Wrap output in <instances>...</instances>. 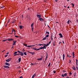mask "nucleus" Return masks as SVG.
Wrapping results in <instances>:
<instances>
[{"instance_id":"37998d69","label":"nucleus","mask_w":78,"mask_h":78,"mask_svg":"<svg viewBox=\"0 0 78 78\" xmlns=\"http://www.w3.org/2000/svg\"><path fill=\"white\" fill-rule=\"evenodd\" d=\"M31 48H32V49H34V47H31Z\"/></svg>"},{"instance_id":"8fccbe9b","label":"nucleus","mask_w":78,"mask_h":78,"mask_svg":"<svg viewBox=\"0 0 78 78\" xmlns=\"http://www.w3.org/2000/svg\"><path fill=\"white\" fill-rule=\"evenodd\" d=\"M56 23H58V24H59V22H56Z\"/></svg>"},{"instance_id":"6e6d98bb","label":"nucleus","mask_w":78,"mask_h":78,"mask_svg":"<svg viewBox=\"0 0 78 78\" xmlns=\"http://www.w3.org/2000/svg\"><path fill=\"white\" fill-rule=\"evenodd\" d=\"M8 56V55H5V57L6 58V57H7V56Z\"/></svg>"},{"instance_id":"72a5a7b5","label":"nucleus","mask_w":78,"mask_h":78,"mask_svg":"<svg viewBox=\"0 0 78 78\" xmlns=\"http://www.w3.org/2000/svg\"><path fill=\"white\" fill-rule=\"evenodd\" d=\"M20 29H22V26H20Z\"/></svg>"},{"instance_id":"c03bdc74","label":"nucleus","mask_w":78,"mask_h":78,"mask_svg":"<svg viewBox=\"0 0 78 78\" xmlns=\"http://www.w3.org/2000/svg\"><path fill=\"white\" fill-rule=\"evenodd\" d=\"M22 19H23V15H22Z\"/></svg>"},{"instance_id":"b1692460","label":"nucleus","mask_w":78,"mask_h":78,"mask_svg":"<svg viewBox=\"0 0 78 78\" xmlns=\"http://www.w3.org/2000/svg\"><path fill=\"white\" fill-rule=\"evenodd\" d=\"M67 75V73H65L64 74V76H66Z\"/></svg>"},{"instance_id":"79ce46f5","label":"nucleus","mask_w":78,"mask_h":78,"mask_svg":"<svg viewBox=\"0 0 78 78\" xmlns=\"http://www.w3.org/2000/svg\"><path fill=\"white\" fill-rule=\"evenodd\" d=\"M48 56V55H47L46 57V58H45V61H46V60H47V56Z\"/></svg>"},{"instance_id":"4c0bfd02","label":"nucleus","mask_w":78,"mask_h":78,"mask_svg":"<svg viewBox=\"0 0 78 78\" xmlns=\"http://www.w3.org/2000/svg\"><path fill=\"white\" fill-rule=\"evenodd\" d=\"M35 54V53L34 52H32V55H34Z\"/></svg>"},{"instance_id":"39448f33","label":"nucleus","mask_w":78,"mask_h":78,"mask_svg":"<svg viewBox=\"0 0 78 78\" xmlns=\"http://www.w3.org/2000/svg\"><path fill=\"white\" fill-rule=\"evenodd\" d=\"M43 58V57L42 56H41V58H37V60H38V61H41V60H42Z\"/></svg>"},{"instance_id":"aec40b11","label":"nucleus","mask_w":78,"mask_h":78,"mask_svg":"<svg viewBox=\"0 0 78 78\" xmlns=\"http://www.w3.org/2000/svg\"><path fill=\"white\" fill-rule=\"evenodd\" d=\"M24 55H26V56H27V52H24Z\"/></svg>"},{"instance_id":"e2e57ef3","label":"nucleus","mask_w":78,"mask_h":78,"mask_svg":"<svg viewBox=\"0 0 78 78\" xmlns=\"http://www.w3.org/2000/svg\"><path fill=\"white\" fill-rule=\"evenodd\" d=\"M29 53H31V54H32L33 52H29Z\"/></svg>"},{"instance_id":"a18cd8bd","label":"nucleus","mask_w":78,"mask_h":78,"mask_svg":"<svg viewBox=\"0 0 78 78\" xmlns=\"http://www.w3.org/2000/svg\"><path fill=\"white\" fill-rule=\"evenodd\" d=\"M23 51H25V50L24 49H23Z\"/></svg>"},{"instance_id":"de8ad7c7","label":"nucleus","mask_w":78,"mask_h":78,"mask_svg":"<svg viewBox=\"0 0 78 78\" xmlns=\"http://www.w3.org/2000/svg\"><path fill=\"white\" fill-rule=\"evenodd\" d=\"M15 37H18L16 35L15 36Z\"/></svg>"},{"instance_id":"f8f14e48","label":"nucleus","mask_w":78,"mask_h":78,"mask_svg":"<svg viewBox=\"0 0 78 78\" xmlns=\"http://www.w3.org/2000/svg\"><path fill=\"white\" fill-rule=\"evenodd\" d=\"M4 67H5V68H6V69H9V67L6 66H4Z\"/></svg>"},{"instance_id":"9b49d317","label":"nucleus","mask_w":78,"mask_h":78,"mask_svg":"<svg viewBox=\"0 0 78 78\" xmlns=\"http://www.w3.org/2000/svg\"><path fill=\"white\" fill-rule=\"evenodd\" d=\"M75 52H73V58H75Z\"/></svg>"},{"instance_id":"4be33fe9","label":"nucleus","mask_w":78,"mask_h":78,"mask_svg":"<svg viewBox=\"0 0 78 78\" xmlns=\"http://www.w3.org/2000/svg\"><path fill=\"white\" fill-rule=\"evenodd\" d=\"M71 4L72 5V6H72L73 8V7H74V4H73L72 3H71Z\"/></svg>"},{"instance_id":"4468645a","label":"nucleus","mask_w":78,"mask_h":78,"mask_svg":"<svg viewBox=\"0 0 78 78\" xmlns=\"http://www.w3.org/2000/svg\"><path fill=\"white\" fill-rule=\"evenodd\" d=\"M16 20H13L12 23H16Z\"/></svg>"},{"instance_id":"9d476101","label":"nucleus","mask_w":78,"mask_h":78,"mask_svg":"<svg viewBox=\"0 0 78 78\" xmlns=\"http://www.w3.org/2000/svg\"><path fill=\"white\" fill-rule=\"evenodd\" d=\"M49 45H50L49 44V43H48L46 45L45 44H43V45H45L46 47H47V46H48Z\"/></svg>"},{"instance_id":"58836bf2","label":"nucleus","mask_w":78,"mask_h":78,"mask_svg":"<svg viewBox=\"0 0 78 78\" xmlns=\"http://www.w3.org/2000/svg\"><path fill=\"white\" fill-rule=\"evenodd\" d=\"M18 51V52L19 53H20H20H21V52L20 51H19V50L18 51Z\"/></svg>"},{"instance_id":"6ab92c4d","label":"nucleus","mask_w":78,"mask_h":78,"mask_svg":"<svg viewBox=\"0 0 78 78\" xmlns=\"http://www.w3.org/2000/svg\"><path fill=\"white\" fill-rule=\"evenodd\" d=\"M33 46H35V45H31V46H28L27 47H33Z\"/></svg>"},{"instance_id":"412c9836","label":"nucleus","mask_w":78,"mask_h":78,"mask_svg":"<svg viewBox=\"0 0 78 78\" xmlns=\"http://www.w3.org/2000/svg\"><path fill=\"white\" fill-rule=\"evenodd\" d=\"M46 39H47V37H45L43 39V40H45Z\"/></svg>"},{"instance_id":"1a4fd4ad","label":"nucleus","mask_w":78,"mask_h":78,"mask_svg":"<svg viewBox=\"0 0 78 78\" xmlns=\"http://www.w3.org/2000/svg\"><path fill=\"white\" fill-rule=\"evenodd\" d=\"M37 17H38V18H39V19L41 18V15H37Z\"/></svg>"},{"instance_id":"393cba45","label":"nucleus","mask_w":78,"mask_h":78,"mask_svg":"<svg viewBox=\"0 0 78 78\" xmlns=\"http://www.w3.org/2000/svg\"><path fill=\"white\" fill-rule=\"evenodd\" d=\"M33 25H34V23H33L31 24V27H33Z\"/></svg>"},{"instance_id":"052dcab7","label":"nucleus","mask_w":78,"mask_h":78,"mask_svg":"<svg viewBox=\"0 0 78 78\" xmlns=\"http://www.w3.org/2000/svg\"><path fill=\"white\" fill-rule=\"evenodd\" d=\"M76 70H78V68H77V69H76Z\"/></svg>"},{"instance_id":"69168bd1","label":"nucleus","mask_w":78,"mask_h":78,"mask_svg":"<svg viewBox=\"0 0 78 78\" xmlns=\"http://www.w3.org/2000/svg\"><path fill=\"white\" fill-rule=\"evenodd\" d=\"M14 48V46H12V48Z\"/></svg>"},{"instance_id":"0eeeda50","label":"nucleus","mask_w":78,"mask_h":78,"mask_svg":"<svg viewBox=\"0 0 78 78\" xmlns=\"http://www.w3.org/2000/svg\"><path fill=\"white\" fill-rule=\"evenodd\" d=\"M36 76V73H35L34 75H33L32 76V78H34V77H35V76Z\"/></svg>"},{"instance_id":"09e8293b","label":"nucleus","mask_w":78,"mask_h":78,"mask_svg":"<svg viewBox=\"0 0 78 78\" xmlns=\"http://www.w3.org/2000/svg\"><path fill=\"white\" fill-rule=\"evenodd\" d=\"M43 49V47H41L40 48V49Z\"/></svg>"},{"instance_id":"0e129e2a","label":"nucleus","mask_w":78,"mask_h":78,"mask_svg":"<svg viewBox=\"0 0 78 78\" xmlns=\"http://www.w3.org/2000/svg\"><path fill=\"white\" fill-rule=\"evenodd\" d=\"M16 55H17V54H15L14 55V56H16Z\"/></svg>"},{"instance_id":"864d4df0","label":"nucleus","mask_w":78,"mask_h":78,"mask_svg":"<svg viewBox=\"0 0 78 78\" xmlns=\"http://www.w3.org/2000/svg\"><path fill=\"white\" fill-rule=\"evenodd\" d=\"M51 43V41H50L49 43H48V44H50Z\"/></svg>"},{"instance_id":"7ed1b4c3","label":"nucleus","mask_w":78,"mask_h":78,"mask_svg":"<svg viewBox=\"0 0 78 78\" xmlns=\"http://www.w3.org/2000/svg\"><path fill=\"white\" fill-rule=\"evenodd\" d=\"M7 40H8V41H14V39H7Z\"/></svg>"},{"instance_id":"2f4dec72","label":"nucleus","mask_w":78,"mask_h":78,"mask_svg":"<svg viewBox=\"0 0 78 78\" xmlns=\"http://www.w3.org/2000/svg\"><path fill=\"white\" fill-rule=\"evenodd\" d=\"M76 65L77 64V63H78V60L77 59H76Z\"/></svg>"},{"instance_id":"bf43d9fd","label":"nucleus","mask_w":78,"mask_h":78,"mask_svg":"<svg viewBox=\"0 0 78 78\" xmlns=\"http://www.w3.org/2000/svg\"><path fill=\"white\" fill-rule=\"evenodd\" d=\"M61 43H62V42H59V44H61Z\"/></svg>"},{"instance_id":"a211bd4d","label":"nucleus","mask_w":78,"mask_h":78,"mask_svg":"<svg viewBox=\"0 0 78 78\" xmlns=\"http://www.w3.org/2000/svg\"><path fill=\"white\" fill-rule=\"evenodd\" d=\"M34 50H37V51H38V50H40V49H37L36 48H34Z\"/></svg>"},{"instance_id":"20e7f679","label":"nucleus","mask_w":78,"mask_h":78,"mask_svg":"<svg viewBox=\"0 0 78 78\" xmlns=\"http://www.w3.org/2000/svg\"><path fill=\"white\" fill-rule=\"evenodd\" d=\"M59 36H60V38H62V37H63V36H62V34L61 33H59Z\"/></svg>"},{"instance_id":"5fc2aeb1","label":"nucleus","mask_w":78,"mask_h":78,"mask_svg":"<svg viewBox=\"0 0 78 78\" xmlns=\"http://www.w3.org/2000/svg\"><path fill=\"white\" fill-rule=\"evenodd\" d=\"M20 77V78H23V76H21Z\"/></svg>"},{"instance_id":"338daca9","label":"nucleus","mask_w":78,"mask_h":78,"mask_svg":"<svg viewBox=\"0 0 78 78\" xmlns=\"http://www.w3.org/2000/svg\"><path fill=\"white\" fill-rule=\"evenodd\" d=\"M32 31H33V28H32Z\"/></svg>"},{"instance_id":"5701e85b","label":"nucleus","mask_w":78,"mask_h":78,"mask_svg":"<svg viewBox=\"0 0 78 78\" xmlns=\"http://www.w3.org/2000/svg\"><path fill=\"white\" fill-rule=\"evenodd\" d=\"M23 45H24V46H27V45L25 43H23Z\"/></svg>"},{"instance_id":"ea45409f","label":"nucleus","mask_w":78,"mask_h":78,"mask_svg":"<svg viewBox=\"0 0 78 78\" xmlns=\"http://www.w3.org/2000/svg\"><path fill=\"white\" fill-rule=\"evenodd\" d=\"M69 63H70V64H71L72 63V62H71V61H70V60H69Z\"/></svg>"},{"instance_id":"f03ea898","label":"nucleus","mask_w":78,"mask_h":78,"mask_svg":"<svg viewBox=\"0 0 78 78\" xmlns=\"http://www.w3.org/2000/svg\"><path fill=\"white\" fill-rule=\"evenodd\" d=\"M11 59H12V58H10L9 59L6 60V62H9V61H11Z\"/></svg>"},{"instance_id":"49530a36","label":"nucleus","mask_w":78,"mask_h":78,"mask_svg":"<svg viewBox=\"0 0 78 78\" xmlns=\"http://www.w3.org/2000/svg\"><path fill=\"white\" fill-rule=\"evenodd\" d=\"M53 73H56V71H53Z\"/></svg>"},{"instance_id":"f257e3e1","label":"nucleus","mask_w":78,"mask_h":78,"mask_svg":"<svg viewBox=\"0 0 78 78\" xmlns=\"http://www.w3.org/2000/svg\"><path fill=\"white\" fill-rule=\"evenodd\" d=\"M13 43L12 44L13 45H16V43L17 42V40H15V41H13Z\"/></svg>"},{"instance_id":"423d86ee","label":"nucleus","mask_w":78,"mask_h":78,"mask_svg":"<svg viewBox=\"0 0 78 78\" xmlns=\"http://www.w3.org/2000/svg\"><path fill=\"white\" fill-rule=\"evenodd\" d=\"M20 55L21 56H23V55H24V54H23V52L22 51H21Z\"/></svg>"},{"instance_id":"680f3d73","label":"nucleus","mask_w":78,"mask_h":78,"mask_svg":"<svg viewBox=\"0 0 78 78\" xmlns=\"http://www.w3.org/2000/svg\"><path fill=\"white\" fill-rule=\"evenodd\" d=\"M8 54H9V52H7L6 55H8Z\"/></svg>"},{"instance_id":"cd10ccee","label":"nucleus","mask_w":78,"mask_h":78,"mask_svg":"<svg viewBox=\"0 0 78 78\" xmlns=\"http://www.w3.org/2000/svg\"><path fill=\"white\" fill-rule=\"evenodd\" d=\"M67 57H69V58H71V56L70 55L67 54Z\"/></svg>"},{"instance_id":"dca6fc26","label":"nucleus","mask_w":78,"mask_h":78,"mask_svg":"<svg viewBox=\"0 0 78 78\" xmlns=\"http://www.w3.org/2000/svg\"><path fill=\"white\" fill-rule=\"evenodd\" d=\"M72 69H74V70H76V68H75V67L73 66L72 67Z\"/></svg>"},{"instance_id":"ddd939ff","label":"nucleus","mask_w":78,"mask_h":78,"mask_svg":"<svg viewBox=\"0 0 78 78\" xmlns=\"http://www.w3.org/2000/svg\"><path fill=\"white\" fill-rule=\"evenodd\" d=\"M5 65H7V66H10V64H9V63H8L7 62L5 63Z\"/></svg>"},{"instance_id":"f3484780","label":"nucleus","mask_w":78,"mask_h":78,"mask_svg":"<svg viewBox=\"0 0 78 78\" xmlns=\"http://www.w3.org/2000/svg\"><path fill=\"white\" fill-rule=\"evenodd\" d=\"M63 60H64V58H65V54H63Z\"/></svg>"},{"instance_id":"7c9ffc66","label":"nucleus","mask_w":78,"mask_h":78,"mask_svg":"<svg viewBox=\"0 0 78 78\" xmlns=\"http://www.w3.org/2000/svg\"><path fill=\"white\" fill-rule=\"evenodd\" d=\"M69 22H70V20H69L67 21V23L68 24H69Z\"/></svg>"},{"instance_id":"a878e982","label":"nucleus","mask_w":78,"mask_h":78,"mask_svg":"<svg viewBox=\"0 0 78 78\" xmlns=\"http://www.w3.org/2000/svg\"><path fill=\"white\" fill-rule=\"evenodd\" d=\"M37 45H40V46H41V45H44V44H38Z\"/></svg>"},{"instance_id":"a19ab883","label":"nucleus","mask_w":78,"mask_h":78,"mask_svg":"<svg viewBox=\"0 0 78 78\" xmlns=\"http://www.w3.org/2000/svg\"><path fill=\"white\" fill-rule=\"evenodd\" d=\"M51 64V63H50L48 65V66L49 67V66H50V65Z\"/></svg>"},{"instance_id":"c85d7f7f","label":"nucleus","mask_w":78,"mask_h":78,"mask_svg":"<svg viewBox=\"0 0 78 78\" xmlns=\"http://www.w3.org/2000/svg\"><path fill=\"white\" fill-rule=\"evenodd\" d=\"M14 31H15V30H14V29L12 30V33H14Z\"/></svg>"},{"instance_id":"473e14b6","label":"nucleus","mask_w":78,"mask_h":78,"mask_svg":"<svg viewBox=\"0 0 78 78\" xmlns=\"http://www.w3.org/2000/svg\"><path fill=\"white\" fill-rule=\"evenodd\" d=\"M17 51H15V52L14 53V55L16 54H17Z\"/></svg>"},{"instance_id":"13d9d810","label":"nucleus","mask_w":78,"mask_h":78,"mask_svg":"<svg viewBox=\"0 0 78 78\" xmlns=\"http://www.w3.org/2000/svg\"><path fill=\"white\" fill-rule=\"evenodd\" d=\"M69 75H72V73H69Z\"/></svg>"},{"instance_id":"f704fd0d","label":"nucleus","mask_w":78,"mask_h":78,"mask_svg":"<svg viewBox=\"0 0 78 78\" xmlns=\"http://www.w3.org/2000/svg\"><path fill=\"white\" fill-rule=\"evenodd\" d=\"M7 41V39L4 40L2 41V42H5V41Z\"/></svg>"},{"instance_id":"2eb2a0df","label":"nucleus","mask_w":78,"mask_h":78,"mask_svg":"<svg viewBox=\"0 0 78 78\" xmlns=\"http://www.w3.org/2000/svg\"><path fill=\"white\" fill-rule=\"evenodd\" d=\"M21 61V58H19L18 59V62H20Z\"/></svg>"},{"instance_id":"c756f323","label":"nucleus","mask_w":78,"mask_h":78,"mask_svg":"<svg viewBox=\"0 0 78 78\" xmlns=\"http://www.w3.org/2000/svg\"><path fill=\"white\" fill-rule=\"evenodd\" d=\"M46 45H44V46L43 47V48H45V49H46V48L45 47Z\"/></svg>"},{"instance_id":"e433bc0d","label":"nucleus","mask_w":78,"mask_h":78,"mask_svg":"<svg viewBox=\"0 0 78 78\" xmlns=\"http://www.w3.org/2000/svg\"><path fill=\"white\" fill-rule=\"evenodd\" d=\"M62 78H64V74H62Z\"/></svg>"},{"instance_id":"6e6552de","label":"nucleus","mask_w":78,"mask_h":78,"mask_svg":"<svg viewBox=\"0 0 78 78\" xmlns=\"http://www.w3.org/2000/svg\"><path fill=\"white\" fill-rule=\"evenodd\" d=\"M38 20H40V21H41V22H43V20H43V19H42L41 18L38 19Z\"/></svg>"},{"instance_id":"774afa93","label":"nucleus","mask_w":78,"mask_h":78,"mask_svg":"<svg viewBox=\"0 0 78 78\" xmlns=\"http://www.w3.org/2000/svg\"><path fill=\"white\" fill-rule=\"evenodd\" d=\"M14 32L15 33V34H16V30H15V31H14Z\"/></svg>"},{"instance_id":"3c124183","label":"nucleus","mask_w":78,"mask_h":78,"mask_svg":"<svg viewBox=\"0 0 78 78\" xmlns=\"http://www.w3.org/2000/svg\"><path fill=\"white\" fill-rule=\"evenodd\" d=\"M52 36H53V35H52L51 37V40L53 41V38H52Z\"/></svg>"},{"instance_id":"c9c22d12","label":"nucleus","mask_w":78,"mask_h":78,"mask_svg":"<svg viewBox=\"0 0 78 78\" xmlns=\"http://www.w3.org/2000/svg\"><path fill=\"white\" fill-rule=\"evenodd\" d=\"M46 37H49V35H47L46 36Z\"/></svg>"},{"instance_id":"bb28decb","label":"nucleus","mask_w":78,"mask_h":78,"mask_svg":"<svg viewBox=\"0 0 78 78\" xmlns=\"http://www.w3.org/2000/svg\"><path fill=\"white\" fill-rule=\"evenodd\" d=\"M45 34H49V32H46Z\"/></svg>"},{"instance_id":"603ef678","label":"nucleus","mask_w":78,"mask_h":78,"mask_svg":"<svg viewBox=\"0 0 78 78\" xmlns=\"http://www.w3.org/2000/svg\"><path fill=\"white\" fill-rule=\"evenodd\" d=\"M55 41L54 42V44H53V46H55Z\"/></svg>"},{"instance_id":"4d7b16f0","label":"nucleus","mask_w":78,"mask_h":78,"mask_svg":"<svg viewBox=\"0 0 78 78\" xmlns=\"http://www.w3.org/2000/svg\"><path fill=\"white\" fill-rule=\"evenodd\" d=\"M31 65H34V64H35V63L33 64V63H31Z\"/></svg>"}]
</instances>
